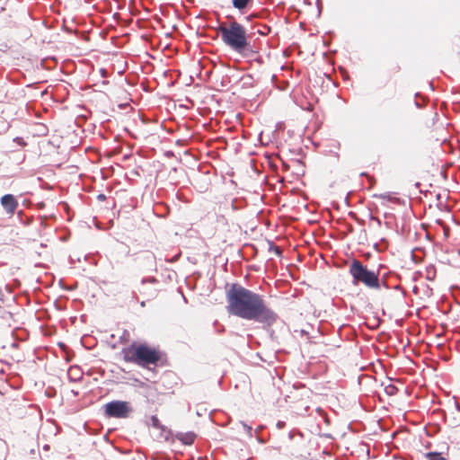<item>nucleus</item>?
<instances>
[{
  "mask_svg": "<svg viewBox=\"0 0 460 460\" xmlns=\"http://www.w3.org/2000/svg\"><path fill=\"white\" fill-rule=\"evenodd\" d=\"M226 310L231 315L269 326L277 321V314L261 295L239 284H233L226 291Z\"/></svg>",
  "mask_w": 460,
  "mask_h": 460,
  "instance_id": "nucleus-1",
  "label": "nucleus"
},
{
  "mask_svg": "<svg viewBox=\"0 0 460 460\" xmlns=\"http://www.w3.org/2000/svg\"><path fill=\"white\" fill-rule=\"evenodd\" d=\"M218 31L223 42L234 52L243 55L250 50L247 31L241 23L232 21L228 24H221Z\"/></svg>",
  "mask_w": 460,
  "mask_h": 460,
  "instance_id": "nucleus-2",
  "label": "nucleus"
},
{
  "mask_svg": "<svg viewBox=\"0 0 460 460\" xmlns=\"http://www.w3.org/2000/svg\"><path fill=\"white\" fill-rule=\"evenodd\" d=\"M123 358L127 362L134 363L142 367L149 365L156 366L161 359V354L155 348L146 344H132L122 349Z\"/></svg>",
  "mask_w": 460,
  "mask_h": 460,
  "instance_id": "nucleus-3",
  "label": "nucleus"
},
{
  "mask_svg": "<svg viewBox=\"0 0 460 460\" xmlns=\"http://www.w3.org/2000/svg\"><path fill=\"white\" fill-rule=\"evenodd\" d=\"M353 284L362 283L368 288L380 289L379 272L369 270L361 261L353 260L349 268Z\"/></svg>",
  "mask_w": 460,
  "mask_h": 460,
  "instance_id": "nucleus-4",
  "label": "nucleus"
},
{
  "mask_svg": "<svg viewBox=\"0 0 460 460\" xmlns=\"http://www.w3.org/2000/svg\"><path fill=\"white\" fill-rule=\"evenodd\" d=\"M132 411L130 403L125 401H112L104 405L105 415L111 418H128Z\"/></svg>",
  "mask_w": 460,
  "mask_h": 460,
  "instance_id": "nucleus-5",
  "label": "nucleus"
},
{
  "mask_svg": "<svg viewBox=\"0 0 460 460\" xmlns=\"http://www.w3.org/2000/svg\"><path fill=\"white\" fill-rule=\"evenodd\" d=\"M1 205L8 215L13 216L18 207V201L13 195L6 194L1 198Z\"/></svg>",
  "mask_w": 460,
  "mask_h": 460,
  "instance_id": "nucleus-6",
  "label": "nucleus"
},
{
  "mask_svg": "<svg viewBox=\"0 0 460 460\" xmlns=\"http://www.w3.org/2000/svg\"><path fill=\"white\" fill-rule=\"evenodd\" d=\"M252 0H232L233 6L239 11L245 9Z\"/></svg>",
  "mask_w": 460,
  "mask_h": 460,
  "instance_id": "nucleus-7",
  "label": "nucleus"
},
{
  "mask_svg": "<svg viewBox=\"0 0 460 460\" xmlns=\"http://www.w3.org/2000/svg\"><path fill=\"white\" fill-rule=\"evenodd\" d=\"M194 438H195V435L193 433H186V434H182L181 437V440L186 444V445H190L193 443L194 441Z\"/></svg>",
  "mask_w": 460,
  "mask_h": 460,
  "instance_id": "nucleus-8",
  "label": "nucleus"
},
{
  "mask_svg": "<svg viewBox=\"0 0 460 460\" xmlns=\"http://www.w3.org/2000/svg\"><path fill=\"white\" fill-rule=\"evenodd\" d=\"M426 278L429 280H433L436 278V269L430 265L426 268Z\"/></svg>",
  "mask_w": 460,
  "mask_h": 460,
  "instance_id": "nucleus-9",
  "label": "nucleus"
},
{
  "mask_svg": "<svg viewBox=\"0 0 460 460\" xmlns=\"http://www.w3.org/2000/svg\"><path fill=\"white\" fill-rule=\"evenodd\" d=\"M376 199H383V200H392L393 198L390 193H380V194H374L373 196Z\"/></svg>",
  "mask_w": 460,
  "mask_h": 460,
  "instance_id": "nucleus-10",
  "label": "nucleus"
},
{
  "mask_svg": "<svg viewBox=\"0 0 460 460\" xmlns=\"http://www.w3.org/2000/svg\"><path fill=\"white\" fill-rule=\"evenodd\" d=\"M150 423L154 428L160 429L162 427L159 419L153 415L150 419Z\"/></svg>",
  "mask_w": 460,
  "mask_h": 460,
  "instance_id": "nucleus-11",
  "label": "nucleus"
},
{
  "mask_svg": "<svg viewBox=\"0 0 460 460\" xmlns=\"http://www.w3.org/2000/svg\"><path fill=\"white\" fill-rule=\"evenodd\" d=\"M75 372H76L77 374H80L79 373V369L77 367H70L69 370H68L69 376L72 377V376L74 375ZM80 378H81V375H79V376L75 377L74 379L75 380H78Z\"/></svg>",
  "mask_w": 460,
  "mask_h": 460,
  "instance_id": "nucleus-12",
  "label": "nucleus"
},
{
  "mask_svg": "<svg viewBox=\"0 0 460 460\" xmlns=\"http://www.w3.org/2000/svg\"><path fill=\"white\" fill-rule=\"evenodd\" d=\"M439 454L438 453H428L427 456L430 460H437L438 458Z\"/></svg>",
  "mask_w": 460,
  "mask_h": 460,
  "instance_id": "nucleus-13",
  "label": "nucleus"
},
{
  "mask_svg": "<svg viewBox=\"0 0 460 460\" xmlns=\"http://www.w3.org/2000/svg\"><path fill=\"white\" fill-rule=\"evenodd\" d=\"M146 282H151V283H155L156 282V279L155 278H150V279H143L142 280V283H146Z\"/></svg>",
  "mask_w": 460,
  "mask_h": 460,
  "instance_id": "nucleus-14",
  "label": "nucleus"
},
{
  "mask_svg": "<svg viewBox=\"0 0 460 460\" xmlns=\"http://www.w3.org/2000/svg\"><path fill=\"white\" fill-rule=\"evenodd\" d=\"M243 428L248 431V432H251L252 431V428L247 426L246 424H243Z\"/></svg>",
  "mask_w": 460,
  "mask_h": 460,
  "instance_id": "nucleus-15",
  "label": "nucleus"
},
{
  "mask_svg": "<svg viewBox=\"0 0 460 460\" xmlns=\"http://www.w3.org/2000/svg\"><path fill=\"white\" fill-rule=\"evenodd\" d=\"M100 199H103L104 198V195H100L99 196Z\"/></svg>",
  "mask_w": 460,
  "mask_h": 460,
  "instance_id": "nucleus-16",
  "label": "nucleus"
}]
</instances>
